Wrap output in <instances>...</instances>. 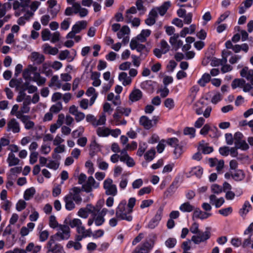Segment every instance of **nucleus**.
Masks as SVG:
<instances>
[{
  "label": "nucleus",
  "mask_w": 253,
  "mask_h": 253,
  "mask_svg": "<svg viewBox=\"0 0 253 253\" xmlns=\"http://www.w3.org/2000/svg\"><path fill=\"white\" fill-rule=\"evenodd\" d=\"M232 208L230 207L220 209L218 211V213L223 216H227L232 212Z\"/></svg>",
  "instance_id": "obj_56"
},
{
  "label": "nucleus",
  "mask_w": 253,
  "mask_h": 253,
  "mask_svg": "<svg viewBox=\"0 0 253 253\" xmlns=\"http://www.w3.org/2000/svg\"><path fill=\"white\" fill-rule=\"evenodd\" d=\"M200 147L202 152L205 154H210L211 153L213 150L212 147L205 146L203 143L200 144Z\"/></svg>",
  "instance_id": "obj_55"
},
{
  "label": "nucleus",
  "mask_w": 253,
  "mask_h": 253,
  "mask_svg": "<svg viewBox=\"0 0 253 253\" xmlns=\"http://www.w3.org/2000/svg\"><path fill=\"white\" fill-rule=\"evenodd\" d=\"M95 209L96 211L92 214L91 216L87 220V225L89 226L92 225L93 222L96 226H99L105 222L104 217L98 213L100 209L97 206L95 207Z\"/></svg>",
  "instance_id": "obj_6"
},
{
  "label": "nucleus",
  "mask_w": 253,
  "mask_h": 253,
  "mask_svg": "<svg viewBox=\"0 0 253 253\" xmlns=\"http://www.w3.org/2000/svg\"><path fill=\"white\" fill-rule=\"evenodd\" d=\"M211 76L210 74L205 73L202 78L198 81V83L202 86H204L207 83L210 82Z\"/></svg>",
  "instance_id": "obj_44"
},
{
  "label": "nucleus",
  "mask_w": 253,
  "mask_h": 253,
  "mask_svg": "<svg viewBox=\"0 0 253 253\" xmlns=\"http://www.w3.org/2000/svg\"><path fill=\"white\" fill-rule=\"evenodd\" d=\"M70 24V18H66L64 19L60 24V28L61 29L63 30H67Z\"/></svg>",
  "instance_id": "obj_61"
},
{
  "label": "nucleus",
  "mask_w": 253,
  "mask_h": 253,
  "mask_svg": "<svg viewBox=\"0 0 253 253\" xmlns=\"http://www.w3.org/2000/svg\"><path fill=\"white\" fill-rule=\"evenodd\" d=\"M23 83V80L21 78L18 79H12L9 83V85L11 87H15L16 90L20 91L21 89V84Z\"/></svg>",
  "instance_id": "obj_30"
},
{
  "label": "nucleus",
  "mask_w": 253,
  "mask_h": 253,
  "mask_svg": "<svg viewBox=\"0 0 253 253\" xmlns=\"http://www.w3.org/2000/svg\"><path fill=\"white\" fill-rule=\"evenodd\" d=\"M69 225L71 228H77V231L79 233L82 232L84 229V226L82 225V221L78 218H74L70 220L69 222Z\"/></svg>",
  "instance_id": "obj_19"
},
{
  "label": "nucleus",
  "mask_w": 253,
  "mask_h": 253,
  "mask_svg": "<svg viewBox=\"0 0 253 253\" xmlns=\"http://www.w3.org/2000/svg\"><path fill=\"white\" fill-rule=\"evenodd\" d=\"M161 49L163 51V54L166 53L169 50V46L164 40L161 42Z\"/></svg>",
  "instance_id": "obj_59"
},
{
  "label": "nucleus",
  "mask_w": 253,
  "mask_h": 253,
  "mask_svg": "<svg viewBox=\"0 0 253 253\" xmlns=\"http://www.w3.org/2000/svg\"><path fill=\"white\" fill-rule=\"evenodd\" d=\"M246 81L243 79H236L233 81L231 86L233 89L236 88L237 87H243Z\"/></svg>",
  "instance_id": "obj_39"
},
{
  "label": "nucleus",
  "mask_w": 253,
  "mask_h": 253,
  "mask_svg": "<svg viewBox=\"0 0 253 253\" xmlns=\"http://www.w3.org/2000/svg\"><path fill=\"white\" fill-rule=\"evenodd\" d=\"M100 74L97 72H92L91 79L93 81L92 85L94 86H98L101 84V81L99 79Z\"/></svg>",
  "instance_id": "obj_33"
},
{
  "label": "nucleus",
  "mask_w": 253,
  "mask_h": 253,
  "mask_svg": "<svg viewBox=\"0 0 253 253\" xmlns=\"http://www.w3.org/2000/svg\"><path fill=\"white\" fill-rule=\"evenodd\" d=\"M48 85L49 87L55 86L57 88L61 87V84L60 81L59 80L58 76L54 75L52 76Z\"/></svg>",
  "instance_id": "obj_37"
},
{
  "label": "nucleus",
  "mask_w": 253,
  "mask_h": 253,
  "mask_svg": "<svg viewBox=\"0 0 253 253\" xmlns=\"http://www.w3.org/2000/svg\"><path fill=\"white\" fill-rule=\"evenodd\" d=\"M163 209L162 208H160L154 217L149 222L147 227L150 229L155 228L159 224V222L162 219L163 215Z\"/></svg>",
  "instance_id": "obj_11"
},
{
  "label": "nucleus",
  "mask_w": 253,
  "mask_h": 253,
  "mask_svg": "<svg viewBox=\"0 0 253 253\" xmlns=\"http://www.w3.org/2000/svg\"><path fill=\"white\" fill-rule=\"evenodd\" d=\"M116 111L121 114L128 116L131 112V109L129 108L118 107L116 109Z\"/></svg>",
  "instance_id": "obj_57"
},
{
  "label": "nucleus",
  "mask_w": 253,
  "mask_h": 253,
  "mask_svg": "<svg viewBox=\"0 0 253 253\" xmlns=\"http://www.w3.org/2000/svg\"><path fill=\"white\" fill-rule=\"evenodd\" d=\"M191 175H194L198 178H200L203 173V169L200 166H197L191 169L190 172Z\"/></svg>",
  "instance_id": "obj_38"
},
{
  "label": "nucleus",
  "mask_w": 253,
  "mask_h": 253,
  "mask_svg": "<svg viewBox=\"0 0 253 253\" xmlns=\"http://www.w3.org/2000/svg\"><path fill=\"white\" fill-rule=\"evenodd\" d=\"M96 211L95 206L91 204H87L85 208H82L79 209L78 212V215L83 218H87L89 213L92 214Z\"/></svg>",
  "instance_id": "obj_9"
},
{
  "label": "nucleus",
  "mask_w": 253,
  "mask_h": 253,
  "mask_svg": "<svg viewBox=\"0 0 253 253\" xmlns=\"http://www.w3.org/2000/svg\"><path fill=\"white\" fill-rule=\"evenodd\" d=\"M99 184L95 181L92 176L88 177L86 183L83 184L82 190L86 193L92 191L93 188H97L99 187Z\"/></svg>",
  "instance_id": "obj_10"
},
{
  "label": "nucleus",
  "mask_w": 253,
  "mask_h": 253,
  "mask_svg": "<svg viewBox=\"0 0 253 253\" xmlns=\"http://www.w3.org/2000/svg\"><path fill=\"white\" fill-rule=\"evenodd\" d=\"M74 14H79L81 17L86 16L88 13V11L86 8L82 7L79 2H76L73 5Z\"/></svg>",
  "instance_id": "obj_13"
},
{
  "label": "nucleus",
  "mask_w": 253,
  "mask_h": 253,
  "mask_svg": "<svg viewBox=\"0 0 253 253\" xmlns=\"http://www.w3.org/2000/svg\"><path fill=\"white\" fill-rule=\"evenodd\" d=\"M132 212H129V209L126 206V200H122L119 204L116 210V216L119 220H125L131 221L132 216L131 215Z\"/></svg>",
  "instance_id": "obj_1"
},
{
  "label": "nucleus",
  "mask_w": 253,
  "mask_h": 253,
  "mask_svg": "<svg viewBox=\"0 0 253 253\" xmlns=\"http://www.w3.org/2000/svg\"><path fill=\"white\" fill-rule=\"evenodd\" d=\"M41 35L42 40L43 41L49 40L51 37V33L48 29H43L41 33Z\"/></svg>",
  "instance_id": "obj_53"
},
{
  "label": "nucleus",
  "mask_w": 253,
  "mask_h": 253,
  "mask_svg": "<svg viewBox=\"0 0 253 253\" xmlns=\"http://www.w3.org/2000/svg\"><path fill=\"white\" fill-rule=\"evenodd\" d=\"M27 97H31L30 95H28L23 90L19 91L18 95L16 97V101L18 102H21L22 101H25Z\"/></svg>",
  "instance_id": "obj_46"
},
{
  "label": "nucleus",
  "mask_w": 253,
  "mask_h": 253,
  "mask_svg": "<svg viewBox=\"0 0 253 253\" xmlns=\"http://www.w3.org/2000/svg\"><path fill=\"white\" fill-rule=\"evenodd\" d=\"M176 244V240L175 238H169L165 242L166 246L169 248H173Z\"/></svg>",
  "instance_id": "obj_62"
},
{
  "label": "nucleus",
  "mask_w": 253,
  "mask_h": 253,
  "mask_svg": "<svg viewBox=\"0 0 253 253\" xmlns=\"http://www.w3.org/2000/svg\"><path fill=\"white\" fill-rule=\"evenodd\" d=\"M144 57L143 56L142 53L140 54L139 56H137L135 55H131L132 59V63L135 67H139L140 64V60Z\"/></svg>",
  "instance_id": "obj_48"
},
{
  "label": "nucleus",
  "mask_w": 253,
  "mask_h": 253,
  "mask_svg": "<svg viewBox=\"0 0 253 253\" xmlns=\"http://www.w3.org/2000/svg\"><path fill=\"white\" fill-rule=\"evenodd\" d=\"M26 13L23 16H21L17 20V23L20 25H23L26 20H29L34 15V12H32L28 9L26 10Z\"/></svg>",
  "instance_id": "obj_26"
},
{
  "label": "nucleus",
  "mask_w": 253,
  "mask_h": 253,
  "mask_svg": "<svg viewBox=\"0 0 253 253\" xmlns=\"http://www.w3.org/2000/svg\"><path fill=\"white\" fill-rule=\"evenodd\" d=\"M194 207L191 205L189 202H185L179 207V210L183 212H190L194 210Z\"/></svg>",
  "instance_id": "obj_36"
},
{
  "label": "nucleus",
  "mask_w": 253,
  "mask_h": 253,
  "mask_svg": "<svg viewBox=\"0 0 253 253\" xmlns=\"http://www.w3.org/2000/svg\"><path fill=\"white\" fill-rule=\"evenodd\" d=\"M209 228H206V231L204 232L198 233L197 235H194L191 238V241L196 244H199L202 242L207 241L210 238L211 233L208 230Z\"/></svg>",
  "instance_id": "obj_7"
},
{
  "label": "nucleus",
  "mask_w": 253,
  "mask_h": 253,
  "mask_svg": "<svg viewBox=\"0 0 253 253\" xmlns=\"http://www.w3.org/2000/svg\"><path fill=\"white\" fill-rule=\"evenodd\" d=\"M51 66L46 63H43L42 66V73L46 76H51L52 74V71L50 68Z\"/></svg>",
  "instance_id": "obj_40"
},
{
  "label": "nucleus",
  "mask_w": 253,
  "mask_h": 253,
  "mask_svg": "<svg viewBox=\"0 0 253 253\" xmlns=\"http://www.w3.org/2000/svg\"><path fill=\"white\" fill-rule=\"evenodd\" d=\"M235 146L237 147V148L244 151L247 150L249 148V146L245 140H242Z\"/></svg>",
  "instance_id": "obj_60"
},
{
  "label": "nucleus",
  "mask_w": 253,
  "mask_h": 253,
  "mask_svg": "<svg viewBox=\"0 0 253 253\" xmlns=\"http://www.w3.org/2000/svg\"><path fill=\"white\" fill-rule=\"evenodd\" d=\"M196 130L194 127H186L184 129V134L190 135V138H193L195 136Z\"/></svg>",
  "instance_id": "obj_52"
},
{
  "label": "nucleus",
  "mask_w": 253,
  "mask_h": 253,
  "mask_svg": "<svg viewBox=\"0 0 253 253\" xmlns=\"http://www.w3.org/2000/svg\"><path fill=\"white\" fill-rule=\"evenodd\" d=\"M209 199L210 204L214 205L216 208H220L225 202L223 197L218 198L214 194L211 195Z\"/></svg>",
  "instance_id": "obj_15"
},
{
  "label": "nucleus",
  "mask_w": 253,
  "mask_h": 253,
  "mask_svg": "<svg viewBox=\"0 0 253 253\" xmlns=\"http://www.w3.org/2000/svg\"><path fill=\"white\" fill-rule=\"evenodd\" d=\"M251 209V205L249 201H247L244 203L242 208L240 209V213L241 215L243 217L246 215Z\"/></svg>",
  "instance_id": "obj_35"
},
{
  "label": "nucleus",
  "mask_w": 253,
  "mask_h": 253,
  "mask_svg": "<svg viewBox=\"0 0 253 253\" xmlns=\"http://www.w3.org/2000/svg\"><path fill=\"white\" fill-rule=\"evenodd\" d=\"M49 226L52 228H58L60 224H58L56 221V217L54 215L49 217Z\"/></svg>",
  "instance_id": "obj_58"
},
{
  "label": "nucleus",
  "mask_w": 253,
  "mask_h": 253,
  "mask_svg": "<svg viewBox=\"0 0 253 253\" xmlns=\"http://www.w3.org/2000/svg\"><path fill=\"white\" fill-rule=\"evenodd\" d=\"M130 47L132 50L136 49L140 54L142 53L144 57L147 56L149 52L145 45L140 43L136 40L134 39L131 40L130 42Z\"/></svg>",
  "instance_id": "obj_8"
},
{
  "label": "nucleus",
  "mask_w": 253,
  "mask_h": 253,
  "mask_svg": "<svg viewBox=\"0 0 253 253\" xmlns=\"http://www.w3.org/2000/svg\"><path fill=\"white\" fill-rule=\"evenodd\" d=\"M49 236V233L47 230L41 231L39 233V238L41 242H44L47 240Z\"/></svg>",
  "instance_id": "obj_63"
},
{
  "label": "nucleus",
  "mask_w": 253,
  "mask_h": 253,
  "mask_svg": "<svg viewBox=\"0 0 253 253\" xmlns=\"http://www.w3.org/2000/svg\"><path fill=\"white\" fill-rule=\"evenodd\" d=\"M7 161L8 163L9 167L17 165L19 162V160L16 158L13 153H10L8 155Z\"/></svg>",
  "instance_id": "obj_34"
},
{
  "label": "nucleus",
  "mask_w": 253,
  "mask_h": 253,
  "mask_svg": "<svg viewBox=\"0 0 253 253\" xmlns=\"http://www.w3.org/2000/svg\"><path fill=\"white\" fill-rule=\"evenodd\" d=\"M63 201L65 203V209L67 210L71 211L73 210L75 208V204H76L74 202V201L71 198V196H69L67 194L63 198Z\"/></svg>",
  "instance_id": "obj_18"
},
{
  "label": "nucleus",
  "mask_w": 253,
  "mask_h": 253,
  "mask_svg": "<svg viewBox=\"0 0 253 253\" xmlns=\"http://www.w3.org/2000/svg\"><path fill=\"white\" fill-rule=\"evenodd\" d=\"M194 211L193 213L192 218L194 219L195 218H199L202 220H204L208 218L211 215V213L203 211L199 209H194Z\"/></svg>",
  "instance_id": "obj_14"
},
{
  "label": "nucleus",
  "mask_w": 253,
  "mask_h": 253,
  "mask_svg": "<svg viewBox=\"0 0 253 253\" xmlns=\"http://www.w3.org/2000/svg\"><path fill=\"white\" fill-rule=\"evenodd\" d=\"M151 245L148 242H146L143 244L137 246L132 253H148L151 249Z\"/></svg>",
  "instance_id": "obj_17"
},
{
  "label": "nucleus",
  "mask_w": 253,
  "mask_h": 253,
  "mask_svg": "<svg viewBox=\"0 0 253 253\" xmlns=\"http://www.w3.org/2000/svg\"><path fill=\"white\" fill-rule=\"evenodd\" d=\"M42 49L45 54L54 55L58 52V49L56 47H53L47 43L42 45Z\"/></svg>",
  "instance_id": "obj_28"
},
{
  "label": "nucleus",
  "mask_w": 253,
  "mask_h": 253,
  "mask_svg": "<svg viewBox=\"0 0 253 253\" xmlns=\"http://www.w3.org/2000/svg\"><path fill=\"white\" fill-rule=\"evenodd\" d=\"M156 151L155 149L152 148L148 151L144 155V157L146 160L152 161L155 156Z\"/></svg>",
  "instance_id": "obj_50"
},
{
  "label": "nucleus",
  "mask_w": 253,
  "mask_h": 253,
  "mask_svg": "<svg viewBox=\"0 0 253 253\" xmlns=\"http://www.w3.org/2000/svg\"><path fill=\"white\" fill-rule=\"evenodd\" d=\"M87 22L85 21H80L73 25L72 30L76 33H79L82 30L86 27Z\"/></svg>",
  "instance_id": "obj_25"
},
{
  "label": "nucleus",
  "mask_w": 253,
  "mask_h": 253,
  "mask_svg": "<svg viewBox=\"0 0 253 253\" xmlns=\"http://www.w3.org/2000/svg\"><path fill=\"white\" fill-rule=\"evenodd\" d=\"M18 109H19L18 105L15 104L12 107L10 114L12 115H15L17 117V118L20 119L24 115H21V112H20V110H18Z\"/></svg>",
  "instance_id": "obj_45"
},
{
  "label": "nucleus",
  "mask_w": 253,
  "mask_h": 253,
  "mask_svg": "<svg viewBox=\"0 0 253 253\" xmlns=\"http://www.w3.org/2000/svg\"><path fill=\"white\" fill-rule=\"evenodd\" d=\"M41 249V246H35L33 243H29L26 247V252H32V253H38Z\"/></svg>",
  "instance_id": "obj_32"
},
{
  "label": "nucleus",
  "mask_w": 253,
  "mask_h": 253,
  "mask_svg": "<svg viewBox=\"0 0 253 253\" xmlns=\"http://www.w3.org/2000/svg\"><path fill=\"white\" fill-rule=\"evenodd\" d=\"M68 195L71 196V198L77 205H80L82 203L83 199L80 194L72 195V192L70 191Z\"/></svg>",
  "instance_id": "obj_51"
},
{
  "label": "nucleus",
  "mask_w": 253,
  "mask_h": 253,
  "mask_svg": "<svg viewBox=\"0 0 253 253\" xmlns=\"http://www.w3.org/2000/svg\"><path fill=\"white\" fill-rule=\"evenodd\" d=\"M7 131L11 130L13 133H17L20 131L19 123L15 119H11L7 123Z\"/></svg>",
  "instance_id": "obj_16"
},
{
  "label": "nucleus",
  "mask_w": 253,
  "mask_h": 253,
  "mask_svg": "<svg viewBox=\"0 0 253 253\" xmlns=\"http://www.w3.org/2000/svg\"><path fill=\"white\" fill-rule=\"evenodd\" d=\"M57 232L54 235L50 236L49 239H53L54 241L68 240L70 237V229L69 226L60 224L57 229Z\"/></svg>",
  "instance_id": "obj_2"
},
{
  "label": "nucleus",
  "mask_w": 253,
  "mask_h": 253,
  "mask_svg": "<svg viewBox=\"0 0 253 253\" xmlns=\"http://www.w3.org/2000/svg\"><path fill=\"white\" fill-rule=\"evenodd\" d=\"M31 117L28 115H24L20 119L21 121L24 124L25 128L26 129L33 128L35 126V123L30 120Z\"/></svg>",
  "instance_id": "obj_21"
},
{
  "label": "nucleus",
  "mask_w": 253,
  "mask_h": 253,
  "mask_svg": "<svg viewBox=\"0 0 253 253\" xmlns=\"http://www.w3.org/2000/svg\"><path fill=\"white\" fill-rule=\"evenodd\" d=\"M44 56L37 52H33L31 54V59L37 64H41L44 60Z\"/></svg>",
  "instance_id": "obj_27"
},
{
  "label": "nucleus",
  "mask_w": 253,
  "mask_h": 253,
  "mask_svg": "<svg viewBox=\"0 0 253 253\" xmlns=\"http://www.w3.org/2000/svg\"><path fill=\"white\" fill-rule=\"evenodd\" d=\"M231 177L237 181L243 180L245 177L244 172L241 169H236L231 172Z\"/></svg>",
  "instance_id": "obj_24"
},
{
  "label": "nucleus",
  "mask_w": 253,
  "mask_h": 253,
  "mask_svg": "<svg viewBox=\"0 0 253 253\" xmlns=\"http://www.w3.org/2000/svg\"><path fill=\"white\" fill-rule=\"evenodd\" d=\"M139 123L146 129H150L154 126L153 123H152V120H150L148 117L145 116L140 117Z\"/></svg>",
  "instance_id": "obj_20"
},
{
  "label": "nucleus",
  "mask_w": 253,
  "mask_h": 253,
  "mask_svg": "<svg viewBox=\"0 0 253 253\" xmlns=\"http://www.w3.org/2000/svg\"><path fill=\"white\" fill-rule=\"evenodd\" d=\"M241 76L245 78L247 80L250 81L251 84L253 85V70L249 69L248 67H245L240 71Z\"/></svg>",
  "instance_id": "obj_12"
},
{
  "label": "nucleus",
  "mask_w": 253,
  "mask_h": 253,
  "mask_svg": "<svg viewBox=\"0 0 253 253\" xmlns=\"http://www.w3.org/2000/svg\"><path fill=\"white\" fill-rule=\"evenodd\" d=\"M164 104L165 107L169 109H172L174 107V101L172 98H170L166 99Z\"/></svg>",
  "instance_id": "obj_64"
},
{
  "label": "nucleus",
  "mask_w": 253,
  "mask_h": 253,
  "mask_svg": "<svg viewBox=\"0 0 253 253\" xmlns=\"http://www.w3.org/2000/svg\"><path fill=\"white\" fill-rule=\"evenodd\" d=\"M45 248L47 250L46 253H66L62 246L56 243L53 239H49Z\"/></svg>",
  "instance_id": "obj_5"
},
{
  "label": "nucleus",
  "mask_w": 253,
  "mask_h": 253,
  "mask_svg": "<svg viewBox=\"0 0 253 253\" xmlns=\"http://www.w3.org/2000/svg\"><path fill=\"white\" fill-rule=\"evenodd\" d=\"M62 108L63 106L61 102H58L55 104L52 105L49 110L52 113L57 114L62 109Z\"/></svg>",
  "instance_id": "obj_42"
},
{
  "label": "nucleus",
  "mask_w": 253,
  "mask_h": 253,
  "mask_svg": "<svg viewBox=\"0 0 253 253\" xmlns=\"http://www.w3.org/2000/svg\"><path fill=\"white\" fill-rule=\"evenodd\" d=\"M119 80L123 82V84L125 86L129 84L131 82V79L125 72H122L119 74Z\"/></svg>",
  "instance_id": "obj_31"
},
{
  "label": "nucleus",
  "mask_w": 253,
  "mask_h": 253,
  "mask_svg": "<svg viewBox=\"0 0 253 253\" xmlns=\"http://www.w3.org/2000/svg\"><path fill=\"white\" fill-rule=\"evenodd\" d=\"M142 97V92L139 89H133L129 96V100L133 102L139 100Z\"/></svg>",
  "instance_id": "obj_22"
},
{
  "label": "nucleus",
  "mask_w": 253,
  "mask_h": 253,
  "mask_svg": "<svg viewBox=\"0 0 253 253\" xmlns=\"http://www.w3.org/2000/svg\"><path fill=\"white\" fill-rule=\"evenodd\" d=\"M211 191L214 195L219 194L223 191L222 187L217 184H213L211 186Z\"/></svg>",
  "instance_id": "obj_54"
},
{
  "label": "nucleus",
  "mask_w": 253,
  "mask_h": 253,
  "mask_svg": "<svg viewBox=\"0 0 253 253\" xmlns=\"http://www.w3.org/2000/svg\"><path fill=\"white\" fill-rule=\"evenodd\" d=\"M167 142L169 145L174 147V148L180 145L179 140L177 138L175 137L168 139Z\"/></svg>",
  "instance_id": "obj_47"
},
{
  "label": "nucleus",
  "mask_w": 253,
  "mask_h": 253,
  "mask_svg": "<svg viewBox=\"0 0 253 253\" xmlns=\"http://www.w3.org/2000/svg\"><path fill=\"white\" fill-rule=\"evenodd\" d=\"M31 103V97H27L25 101L23 102L22 106L20 108V112L22 115H24V114H27L30 111V107L29 105Z\"/></svg>",
  "instance_id": "obj_23"
},
{
  "label": "nucleus",
  "mask_w": 253,
  "mask_h": 253,
  "mask_svg": "<svg viewBox=\"0 0 253 253\" xmlns=\"http://www.w3.org/2000/svg\"><path fill=\"white\" fill-rule=\"evenodd\" d=\"M170 5L171 2L169 1H167L164 2L160 6L156 7V8L160 15L163 16L166 14Z\"/></svg>",
  "instance_id": "obj_29"
},
{
  "label": "nucleus",
  "mask_w": 253,
  "mask_h": 253,
  "mask_svg": "<svg viewBox=\"0 0 253 253\" xmlns=\"http://www.w3.org/2000/svg\"><path fill=\"white\" fill-rule=\"evenodd\" d=\"M15 0L13 3V8L15 10L14 15L16 17L19 16L22 13L25 12L28 9L31 0Z\"/></svg>",
  "instance_id": "obj_3"
},
{
  "label": "nucleus",
  "mask_w": 253,
  "mask_h": 253,
  "mask_svg": "<svg viewBox=\"0 0 253 253\" xmlns=\"http://www.w3.org/2000/svg\"><path fill=\"white\" fill-rule=\"evenodd\" d=\"M103 188L105 190V193L108 196H115L118 193L117 188L116 184L113 183L111 178H108L103 182Z\"/></svg>",
  "instance_id": "obj_4"
},
{
  "label": "nucleus",
  "mask_w": 253,
  "mask_h": 253,
  "mask_svg": "<svg viewBox=\"0 0 253 253\" xmlns=\"http://www.w3.org/2000/svg\"><path fill=\"white\" fill-rule=\"evenodd\" d=\"M97 133L99 136L105 137L110 134V130L108 128L100 127L97 129Z\"/></svg>",
  "instance_id": "obj_41"
},
{
  "label": "nucleus",
  "mask_w": 253,
  "mask_h": 253,
  "mask_svg": "<svg viewBox=\"0 0 253 253\" xmlns=\"http://www.w3.org/2000/svg\"><path fill=\"white\" fill-rule=\"evenodd\" d=\"M35 192V189L33 187L27 189L24 192V198L25 200H29L33 197Z\"/></svg>",
  "instance_id": "obj_43"
},
{
  "label": "nucleus",
  "mask_w": 253,
  "mask_h": 253,
  "mask_svg": "<svg viewBox=\"0 0 253 253\" xmlns=\"http://www.w3.org/2000/svg\"><path fill=\"white\" fill-rule=\"evenodd\" d=\"M199 88L197 85L192 86L190 89L191 94L189 96V98L191 99V102H193L196 97L197 92L199 91Z\"/></svg>",
  "instance_id": "obj_49"
}]
</instances>
